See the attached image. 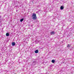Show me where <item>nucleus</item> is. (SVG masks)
Here are the masks:
<instances>
[{"label":"nucleus","instance_id":"f257e3e1","mask_svg":"<svg viewBox=\"0 0 74 74\" xmlns=\"http://www.w3.org/2000/svg\"><path fill=\"white\" fill-rule=\"evenodd\" d=\"M32 19L33 20H36L37 19V16H36V14L35 13H33L32 15Z\"/></svg>","mask_w":74,"mask_h":74},{"label":"nucleus","instance_id":"f03ea898","mask_svg":"<svg viewBox=\"0 0 74 74\" xmlns=\"http://www.w3.org/2000/svg\"><path fill=\"white\" fill-rule=\"evenodd\" d=\"M12 46H14L15 45V42H12Z\"/></svg>","mask_w":74,"mask_h":74},{"label":"nucleus","instance_id":"7ed1b4c3","mask_svg":"<svg viewBox=\"0 0 74 74\" xmlns=\"http://www.w3.org/2000/svg\"><path fill=\"white\" fill-rule=\"evenodd\" d=\"M38 52V50H36L35 51V53H37Z\"/></svg>","mask_w":74,"mask_h":74},{"label":"nucleus","instance_id":"20e7f679","mask_svg":"<svg viewBox=\"0 0 74 74\" xmlns=\"http://www.w3.org/2000/svg\"><path fill=\"white\" fill-rule=\"evenodd\" d=\"M55 34V32H52L51 33V35H52V34Z\"/></svg>","mask_w":74,"mask_h":74},{"label":"nucleus","instance_id":"39448f33","mask_svg":"<svg viewBox=\"0 0 74 74\" xmlns=\"http://www.w3.org/2000/svg\"><path fill=\"white\" fill-rule=\"evenodd\" d=\"M64 8L63 7V6H61L60 7V9L61 10H63V9Z\"/></svg>","mask_w":74,"mask_h":74},{"label":"nucleus","instance_id":"423d86ee","mask_svg":"<svg viewBox=\"0 0 74 74\" xmlns=\"http://www.w3.org/2000/svg\"><path fill=\"white\" fill-rule=\"evenodd\" d=\"M6 36H9V33H6Z\"/></svg>","mask_w":74,"mask_h":74},{"label":"nucleus","instance_id":"0eeeda50","mask_svg":"<svg viewBox=\"0 0 74 74\" xmlns=\"http://www.w3.org/2000/svg\"><path fill=\"white\" fill-rule=\"evenodd\" d=\"M36 62L35 61H34V62L33 63H32V65H33V66H34V65H35V62Z\"/></svg>","mask_w":74,"mask_h":74},{"label":"nucleus","instance_id":"6e6552de","mask_svg":"<svg viewBox=\"0 0 74 74\" xmlns=\"http://www.w3.org/2000/svg\"><path fill=\"white\" fill-rule=\"evenodd\" d=\"M52 63H55V60H52V61H51Z\"/></svg>","mask_w":74,"mask_h":74},{"label":"nucleus","instance_id":"1a4fd4ad","mask_svg":"<svg viewBox=\"0 0 74 74\" xmlns=\"http://www.w3.org/2000/svg\"><path fill=\"white\" fill-rule=\"evenodd\" d=\"M23 19H23V18H22V19H21L20 20V22H22V21H23Z\"/></svg>","mask_w":74,"mask_h":74},{"label":"nucleus","instance_id":"9d476101","mask_svg":"<svg viewBox=\"0 0 74 74\" xmlns=\"http://www.w3.org/2000/svg\"><path fill=\"white\" fill-rule=\"evenodd\" d=\"M70 45H68V46H67V47H70Z\"/></svg>","mask_w":74,"mask_h":74},{"label":"nucleus","instance_id":"9b49d317","mask_svg":"<svg viewBox=\"0 0 74 74\" xmlns=\"http://www.w3.org/2000/svg\"><path fill=\"white\" fill-rule=\"evenodd\" d=\"M1 16H0V18H1Z\"/></svg>","mask_w":74,"mask_h":74}]
</instances>
